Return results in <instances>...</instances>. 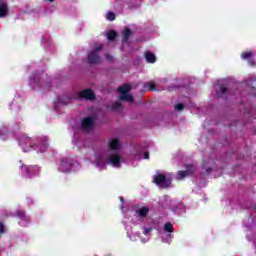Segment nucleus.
<instances>
[{
    "label": "nucleus",
    "instance_id": "nucleus-6",
    "mask_svg": "<svg viewBox=\"0 0 256 256\" xmlns=\"http://www.w3.org/2000/svg\"><path fill=\"white\" fill-rule=\"evenodd\" d=\"M102 50H103V45H99L93 51L88 53L89 65H99V63H101V56H99V51H102Z\"/></svg>",
    "mask_w": 256,
    "mask_h": 256
},
{
    "label": "nucleus",
    "instance_id": "nucleus-12",
    "mask_svg": "<svg viewBox=\"0 0 256 256\" xmlns=\"http://www.w3.org/2000/svg\"><path fill=\"white\" fill-rule=\"evenodd\" d=\"M7 15H9L7 2L0 1V18L7 17Z\"/></svg>",
    "mask_w": 256,
    "mask_h": 256
},
{
    "label": "nucleus",
    "instance_id": "nucleus-7",
    "mask_svg": "<svg viewBox=\"0 0 256 256\" xmlns=\"http://www.w3.org/2000/svg\"><path fill=\"white\" fill-rule=\"evenodd\" d=\"M73 165H75L73 158H62L58 171H61V173H71L73 171Z\"/></svg>",
    "mask_w": 256,
    "mask_h": 256
},
{
    "label": "nucleus",
    "instance_id": "nucleus-10",
    "mask_svg": "<svg viewBox=\"0 0 256 256\" xmlns=\"http://www.w3.org/2000/svg\"><path fill=\"white\" fill-rule=\"evenodd\" d=\"M95 125V120L92 117L84 118L81 122V127L83 131L89 133V131H93V127Z\"/></svg>",
    "mask_w": 256,
    "mask_h": 256
},
{
    "label": "nucleus",
    "instance_id": "nucleus-5",
    "mask_svg": "<svg viewBox=\"0 0 256 256\" xmlns=\"http://www.w3.org/2000/svg\"><path fill=\"white\" fill-rule=\"evenodd\" d=\"M172 181H173V178L171 177L170 173H167V174L157 173L154 176V183H156L161 189H168V187H171Z\"/></svg>",
    "mask_w": 256,
    "mask_h": 256
},
{
    "label": "nucleus",
    "instance_id": "nucleus-3",
    "mask_svg": "<svg viewBox=\"0 0 256 256\" xmlns=\"http://www.w3.org/2000/svg\"><path fill=\"white\" fill-rule=\"evenodd\" d=\"M73 99H86L88 101H93V99H95V93L91 89H85L74 96L63 95L58 98V101L61 105H68V103H71Z\"/></svg>",
    "mask_w": 256,
    "mask_h": 256
},
{
    "label": "nucleus",
    "instance_id": "nucleus-32",
    "mask_svg": "<svg viewBox=\"0 0 256 256\" xmlns=\"http://www.w3.org/2000/svg\"><path fill=\"white\" fill-rule=\"evenodd\" d=\"M106 59L108 61H113V56H110L109 54H106Z\"/></svg>",
    "mask_w": 256,
    "mask_h": 256
},
{
    "label": "nucleus",
    "instance_id": "nucleus-26",
    "mask_svg": "<svg viewBox=\"0 0 256 256\" xmlns=\"http://www.w3.org/2000/svg\"><path fill=\"white\" fill-rule=\"evenodd\" d=\"M183 109H185V106L182 103L175 106V111H183Z\"/></svg>",
    "mask_w": 256,
    "mask_h": 256
},
{
    "label": "nucleus",
    "instance_id": "nucleus-22",
    "mask_svg": "<svg viewBox=\"0 0 256 256\" xmlns=\"http://www.w3.org/2000/svg\"><path fill=\"white\" fill-rule=\"evenodd\" d=\"M144 89H147L148 91H155V82L151 81L144 84Z\"/></svg>",
    "mask_w": 256,
    "mask_h": 256
},
{
    "label": "nucleus",
    "instance_id": "nucleus-19",
    "mask_svg": "<svg viewBox=\"0 0 256 256\" xmlns=\"http://www.w3.org/2000/svg\"><path fill=\"white\" fill-rule=\"evenodd\" d=\"M119 99H120L121 101H128L129 103H133V97L131 96V94H128V93L122 94V95L119 97Z\"/></svg>",
    "mask_w": 256,
    "mask_h": 256
},
{
    "label": "nucleus",
    "instance_id": "nucleus-36",
    "mask_svg": "<svg viewBox=\"0 0 256 256\" xmlns=\"http://www.w3.org/2000/svg\"><path fill=\"white\" fill-rule=\"evenodd\" d=\"M20 225H21L22 227H25V224H24L23 222H20Z\"/></svg>",
    "mask_w": 256,
    "mask_h": 256
},
{
    "label": "nucleus",
    "instance_id": "nucleus-9",
    "mask_svg": "<svg viewBox=\"0 0 256 256\" xmlns=\"http://www.w3.org/2000/svg\"><path fill=\"white\" fill-rule=\"evenodd\" d=\"M217 99L225 97L227 95V85L223 81H218L215 86Z\"/></svg>",
    "mask_w": 256,
    "mask_h": 256
},
{
    "label": "nucleus",
    "instance_id": "nucleus-2",
    "mask_svg": "<svg viewBox=\"0 0 256 256\" xmlns=\"http://www.w3.org/2000/svg\"><path fill=\"white\" fill-rule=\"evenodd\" d=\"M19 145L22 147L24 153L31 151V149H38L39 153H45L47 151V139L38 138L35 141L27 136H22L19 140Z\"/></svg>",
    "mask_w": 256,
    "mask_h": 256
},
{
    "label": "nucleus",
    "instance_id": "nucleus-4",
    "mask_svg": "<svg viewBox=\"0 0 256 256\" xmlns=\"http://www.w3.org/2000/svg\"><path fill=\"white\" fill-rule=\"evenodd\" d=\"M30 85L32 87H41L42 89H49L51 87V79L45 72H34L30 75Z\"/></svg>",
    "mask_w": 256,
    "mask_h": 256
},
{
    "label": "nucleus",
    "instance_id": "nucleus-17",
    "mask_svg": "<svg viewBox=\"0 0 256 256\" xmlns=\"http://www.w3.org/2000/svg\"><path fill=\"white\" fill-rule=\"evenodd\" d=\"M130 91H131V86H129L128 84H124L123 86H120L118 88V92H120L122 95L127 94Z\"/></svg>",
    "mask_w": 256,
    "mask_h": 256
},
{
    "label": "nucleus",
    "instance_id": "nucleus-28",
    "mask_svg": "<svg viewBox=\"0 0 256 256\" xmlns=\"http://www.w3.org/2000/svg\"><path fill=\"white\" fill-rule=\"evenodd\" d=\"M151 231H153V228H151V227L144 228V235L151 233Z\"/></svg>",
    "mask_w": 256,
    "mask_h": 256
},
{
    "label": "nucleus",
    "instance_id": "nucleus-24",
    "mask_svg": "<svg viewBox=\"0 0 256 256\" xmlns=\"http://www.w3.org/2000/svg\"><path fill=\"white\" fill-rule=\"evenodd\" d=\"M106 19H108V21H115L116 16H115V12H108L106 14Z\"/></svg>",
    "mask_w": 256,
    "mask_h": 256
},
{
    "label": "nucleus",
    "instance_id": "nucleus-25",
    "mask_svg": "<svg viewBox=\"0 0 256 256\" xmlns=\"http://www.w3.org/2000/svg\"><path fill=\"white\" fill-rule=\"evenodd\" d=\"M203 169H205L206 173H211V171H213L211 169V166H208L207 163L203 162V165H202Z\"/></svg>",
    "mask_w": 256,
    "mask_h": 256
},
{
    "label": "nucleus",
    "instance_id": "nucleus-8",
    "mask_svg": "<svg viewBox=\"0 0 256 256\" xmlns=\"http://www.w3.org/2000/svg\"><path fill=\"white\" fill-rule=\"evenodd\" d=\"M22 177H26L27 179H31L33 175H39V166H21Z\"/></svg>",
    "mask_w": 256,
    "mask_h": 256
},
{
    "label": "nucleus",
    "instance_id": "nucleus-1",
    "mask_svg": "<svg viewBox=\"0 0 256 256\" xmlns=\"http://www.w3.org/2000/svg\"><path fill=\"white\" fill-rule=\"evenodd\" d=\"M95 163L100 171L107 169V166H105L106 163L119 169V167H121V142H119V139H110L109 149L107 151L98 152L96 154Z\"/></svg>",
    "mask_w": 256,
    "mask_h": 256
},
{
    "label": "nucleus",
    "instance_id": "nucleus-37",
    "mask_svg": "<svg viewBox=\"0 0 256 256\" xmlns=\"http://www.w3.org/2000/svg\"><path fill=\"white\" fill-rule=\"evenodd\" d=\"M50 3H53V1H55V0H48Z\"/></svg>",
    "mask_w": 256,
    "mask_h": 256
},
{
    "label": "nucleus",
    "instance_id": "nucleus-15",
    "mask_svg": "<svg viewBox=\"0 0 256 256\" xmlns=\"http://www.w3.org/2000/svg\"><path fill=\"white\" fill-rule=\"evenodd\" d=\"M136 213L141 219H143L149 215V207H141L140 209L136 210Z\"/></svg>",
    "mask_w": 256,
    "mask_h": 256
},
{
    "label": "nucleus",
    "instance_id": "nucleus-20",
    "mask_svg": "<svg viewBox=\"0 0 256 256\" xmlns=\"http://www.w3.org/2000/svg\"><path fill=\"white\" fill-rule=\"evenodd\" d=\"M117 32H115L114 30H111L107 33V39L108 41H115L117 39Z\"/></svg>",
    "mask_w": 256,
    "mask_h": 256
},
{
    "label": "nucleus",
    "instance_id": "nucleus-18",
    "mask_svg": "<svg viewBox=\"0 0 256 256\" xmlns=\"http://www.w3.org/2000/svg\"><path fill=\"white\" fill-rule=\"evenodd\" d=\"M16 215L19 217V219H21V221H30V218L25 214L24 211L18 210Z\"/></svg>",
    "mask_w": 256,
    "mask_h": 256
},
{
    "label": "nucleus",
    "instance_id": "nucleus-35",
    "mask_svg": "<svg viewBox=\"0 0 256 256\" xmlns=\"http://www.w3.org/2000/svg\"><path fill=\"white\" fill-rule=\"evenodd\" d=\"M121 203H125V199H123V196H120Z\"/></svg>",
    "mask_w": 256,
    "mask_h": 256
},
{
    "label": "nucleus",
    "instance_id": "nucleus-13",
    "mask_svg": "<svg viewBox=\"0 0 256 256\" xmlns=\"http://www.w3.org/2000/svg\"><path fill=\"white\" fill-rule=\"evenodd\" d=\"M144 57H145V60L150 64L156 63L157 61V56H155V54L151 51H146L144 53Z\"/></svg>",
    "mask_w": 256,
    "mask_h": 256
},
{
    "label": "nucleus",
    "instance_id": "nucleus-33",
    "mask_svg": "<svg viewBox=\"0 0 256 256\" xmlns=\"http://www.w3.org/2000/svg\"><path fill=\"white\" fill-rule=\"evenodd\" d=\"M144 159H149V152L144 153Z\"/></svg>",
    "mask_w": 256,
    "mask_h": 256
},
{
    "label": "nucleus",
    "instance_id": "nucleus-23",
    "mask_svg": "<svg viewBox=\"0 0 256 256\" xmlns=\"http://www.w3.org/2000/svg\"><path fill=\"white\" fill-rule=\"evenodd\" d=\"M112 111H123V105L120 102H115L112 105Z\"/></svg>",
    "mask_w": 256,
    "mask_h": 256
},
{
    "label": "nucleus",
    "instance_id": "nucleus-31",
    "mask_svg": "<svg viewBox=\"0 0 256 256\" xmlns=\"http://www.w3.org/2000/svg\"><path fill=\"white\" fill-rule=\"evenodd\" d=\"M135 159H143V153H138L136 156H135Z\"/></svg>",
    "mask_w": 256,
    "mask_h": 256
},
{
    "label": "nucleus",
    "instance_id": "nucleus-21",
    "mask_svg": "<svg viewBox=\"0 0 256 256\" xmlns=\"http://www.w3.org/2000/svg\"><path fill=\"white\" fill-rule=\"evenodd\" d=\"M164 231H166V233H173V231H175V229L173 228V224H171L170 222L165 223Z\"/></svg>",
    "mask_w": 256,
    "mask_h": 256
},
{
    "label": "nucleus",
    "instance_id": "nucleus-16",
    "mask_svg": "<svg viewBox=\"0 0 256 256\" xmlns=\"http://www.w3.org/2000/svg\"><path fill=\"white\" fill-rule=\"evenodd\" d=\"M241 59H244L245 61H251V59H253V52L251 51L242 52Z\"/></svg>",
    "mask_w": 256,
    "mask_h": 256
},
{
    "label": "nucleus",
    "instance_id": "nucleus-29",
    "mask_svg": "<svg viewBox=\"0 0 256 256\" xmlns=\"http://www.w3.org/2000/svg\"><path fill=\"white\" fill-rule=\"evenodd\" d=\"M4 215H5V217H15V214H13L11 212H7V211H4Z\"/></svg>",
    "mask_w": 256,
    "mask_h": 256
},
{
    "label": "nucleus",
    "instance_id": "nucleus-27",
    "mask_svg": "<svg viewBox=\"0 0 256 256\" xmlns=\"http://www.w3.org/2000/svg\"><path fill=\"white\" fill-rule=\"evenodd\" d=\"M162 241H163L164 243H171V234H168L167 237H166V239L163 238Z\"/></svg>",
    "mask_w": 256,
    "mask_h": 256
},
{
    "label": "nucleus",
    "instance_id": "nucleus-34",
    "mask_svg": "<svg viewBox=\"0 0 256 256\" xmlns=\"http://www.w3.org/2000/svg\"><path fill=\"white\" fill-rule=\"evenodd\" d=\"M252 93H253V95H254V97H256V88H252Z\"/></svg>",
    "mask_w": 256,
    "mask_h": 256
},
{
    "label": "nucleus",
    "instance_id": "nucleus-14",
    "mask_svg": "<svg viewBox=\"0 0 256 256\" xmlns=\"http://www.w3.org/2000/svg\"><path fill=\"white\" fill-rule=\"evenodd\" d=\"M133 35V31L129 28H124L122 31V43H127L129 41V38Z\"/></svg>",
    "mask_w": 256,
    "mask_h": 256
},
{
    "label": "nucleus",
    "instance_id": "nucleus-30",
    "mask_svg": "<svg viewBox=\"0 0 256 256\" xmlns=\"http://www.w3.org/2000/svg\"><path fill=\"white\" fill-rule=\"evenodd\" d=\"M0 233H5V225L0 222Z\"/></svg>",
    "mask_w": 256,
    "mask_h": 256
},
{
    "label": "nucleus",
    "instance_id": "nucleus-11",
    "mask_svg": "<svg viewBox=\"0 0 256 256\" xmlns=\"http://www.w3.org/2000/svg\"><path fill=\"white\" fill-rule=\"evenodd\" d=\"M187 167H190V168H188L185 171H178L177 172L176 179L181 181V179H185V177H187V175H191V173H193V171L195 169L194 166L193 165H188Z\"/></svg>",
    "mask_w": 256,
    "mask_h": 256
}]
</instances>
